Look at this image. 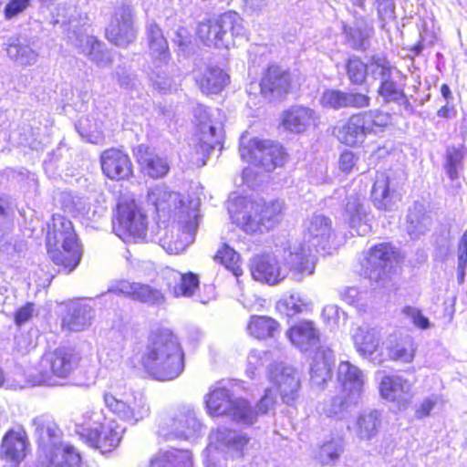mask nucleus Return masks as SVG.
Masks as SVG:
<instances>
[{"label":"nucleus","instance_id":"obj_1","mask_svg":"<svg viewBox=\"0 0 467 467\" xmlns=\"http://www.w3.org/2000/svg\"><path fill=\"white\" fill-rule=\"evenodd\" d=\"M147 202L154 207L160 218L166 216L178 225L180 236L176 240L168 235L160 239L161 245L169 254L183 252L194 241L199 225V202L190 196L170 192L164 185L151 187Z\"/></svg>","mask_w":467,"mask_h":467},{"label":"nucleus","instance_id":"obj_2","mask_svg":"<svg viewBox=\"0 0 467 467\" xmlns=\"http://www.w3.org/2000/svg\"><path fill=\"white\" fill-rule=\"evenodd\" d=\"M334 235L332 220L324 214H314L305 222L303 243L285 244L283 258L296 273L312 275L316 267L314 252L326 251Z\"/></svg>","mask_w":467,"mask_h":467},{"label":"nucleus","instance_id":"obj_3","mask_svg":"<svg viewBox=\"0 0 467 467\" xmlns=\"http://www.w3.org/2000/svg\"><path fill=\"white\" fill-rule=\"evenodd\" d=\"M183 352L177 337L170 331L153 334L141 356L146 372L160 381L172 380L184 369Z\"/></svg>","mask_w":467,"mask_h":467},{"label":"nucleus","instance_id":"obj_4","mask_svg":"<svg viewBox=\"0 0 467 467\" xmlns=\"http://www.w3.org/2000/svg\"><path fill=\"white\" fill-rule=\"evenodd\" d=\"M275 402V398L270 389L265 390L255 407L245 399L234 397L230 389L221 386L212 388L205 396L206 408L211 415H226L244 425L254 424L259 416L266 414L273 408Z\"/></svg>","mask_w":467,"mask_h":467},{"label":"nucleus","instance_id":"obj_5","mask_svg":"<svg viewBox=\"0 0 467 467\" xmlns=\"http://www.w3.org/2000/svg\"><path fill=\"white\" fill-rule=\"evenodd\" d=\"M47 246L51 260L66 273L73 271L81 260L82 250L73 224L59 213L53 214L48 225Z\"/></svg>","mask_w":467,"mask_h":467},{"label":"nucleus","instance_id":"obj_6","mask_svg":"<svg viewBox=\"0 0 467 467\" xmlns=\"http://www.w3.org/2000/svg\"><path fill=\"white\" fill-rule=\"evenodd\" d=\"M147 45L150 62L149 65V77L153 88L161 92L171 90L173 79L171 77L169 65L170 51L168 42L159 26L150 21L145 28Z\"/></svg>","mask_w":467,"mask_h":467},{"label":"nucleus","instance_id":"obj_7","mask_svg":"<svg viewBox=\"0 0 467 467\" xmlns=\"http://www.w3.org/2000/svg\"><path fill=\"white\" fill-rule=\"evenodd\" d=\"M103 402L119 419L130 424H136L150 414L145 396L119 383L110 384L104 391Z\"/></svg>","mask_w":467,"mask_h":467},{"label":"nucleus","instance_id":"obj_8","mask_svg":"<svg viewBox=\"0 0 467 467\" xmlns=\"http://www.w3.org/2000/svg\"><path fill=\"white\" fill-rule=\"evenodd\" d=\"M79 356L70 348H57L46 353L39 361L38 368L27 375V382L32 385L57 384L56 379H67L77 368Z\"/></svg>","mask_w":467,"mask_h":467},{"label":"nucleus","instance_id":"obj_9","mask_svg":"<svg viewBox=\"0 0 467 467\" xmlns=\"http://www.w3.org/2000/svg\"><path fill=\"white\" fill-rule=\"evenodd\" d=\"M245 27L243 18L236 12L229 11L218 17L201 22L197 36L208 47L229 48L234 38L244 36Z\"/></svg>","mask_w":467,"mask_h":467},{"label":"nucleus","instance_id":"obj_10","mask_svg":"<svg viewBox=\"0 0 467 467\" xmlns=\"http://www.w3.org/2000/svg\"><path fill=\"white\" fill-rule=\"evenodd\" d=\"M249 438L235 431L221 428L211 432L209 444L203 451L205 467H226L225 453L240 456Z\"/></svg>","mask_w":467,"mask_h":467},{"label":"nucleus","instance_id":"obj_11","mask_svg":"<svg viewBox=\"0 0 467 467\" xmlns=\"http://www.w3.org/2000/svg\"><path fill=\"white\" fill-rule=\"evenodd\" d=\"M147 216L134 200L119 202L113 231L124 242L142 241L147 234Z\"/></svg>","mask_w":467,"mask_h":467},{"label":"nucleus","instance_id":"obj_12","mask_svg":"<svg viewBox=\"0 0 467 467\" xmlns=\"http://www.w3.org/2000/svg\"><path fill=\"white\" fill-rule=\"evenodd\" d=\"M247 134L245 131L240 138V154L244 160L263 167L266 171H272L276 167L284 165L286 154L278 142L254 139L245 146Z\"/></svg>","mask_w":467,"mask_h":467},{"label":"nucleus","instance_id":"obj_13","mask_svg":"<svg viewBox=\"0 0 467 467\" xmlns=\"http://www.w3.org/2000/svg\"><path fill=\"white\" fill-rule=\"evenodd\" d=\"M91 421L92 426L81 433L85 441L102 453L116 449L121 441L124 428L114 420L107 419L101 412H92Z\"/></svg>","mask_w":467,"mask_h":467},{"label":"nucleus","instance_id":"obj_14","mask_svg":"<svg viewBox=\"0 0 467 467\" xmlns=\"http://www.w3.org/2000/svg\"><path fill=\"white\" fill-rule=\"evenodd\" d=\"M202 423L195 411L188 407L182 408L159 424L158 434L165 440H190L199 435Z\"/></svg>","mask_w":467,"mask_h":467},{"label":"nucleus","instance_id":"obj_15","mask_svg":"<svg viewBox=\"0 0 467 467\" xmlns=\"http://www.w3.org/2000/svg\"><path fill=\"white\" fill-rule=\"evenodd\" d=\"M106 36L109 42L121 47L135 41L137 29L134 26L133 8L130 4L123 2L115 8L106 29Z\"/></svg>","mask_w":467,"mask_h":467},{"label":"nucleus","instance_id":"obj_16","mask_svg":"<svg viewBox=\"0 0 467 467\" xmlns=\"http://www.w3.org/2000/svg\"><path fill=\"white\" fill-rule=\"evenodd\" d=\"M398 257L397 251L389 244L375 245L369 250L363 263L365 276L375 282L383 280L398 263Z\"/></svg>","mask_w":467,"mask_h":467},{"label":"nucleus","instance_id":"obj_17","mask_svg":"<svg viewBox=\"0 0 467 467\" xmlns=\"http://www.w3.org/2000/svg\"><path fill=\"white\" fill-rule=\"evenodd\" d=\"M268 378L285 403L291 404L298 398L300 379L292 366L283 363L273 365L268 370Z\"/></svg>","mask_w":467,"mask_h":467},{"label":"nucleus","instance_id":"obj_18","mask_svg":"<svg viewBox=\"0 0 467 467\" xmlns=\"http://www.w3.org/2000/svg\"><path fill=\"white\" fill-rule=\"evenodd\" d=\"M378 122L374 119H350L348 122L343 126L335 129V133L341 143L348 146H356L362 142L366 134L379 133L382 131V128L387 125L385 119H379Z\"/></svg>","mask_w":467,"mask_h":467},{"label":"nucleus","instance_id":"obj_19","mask_svg":"<svg viewBox=\"0 0 467 467\" xmlns=\"http://www.w3.org/2000/svg\"><path fill=\"white\" fill-rule=\"evenodd\" d=\"M413 383L401 375H385L381 378L379 390L380 397L405 408L413 397Z\"/></svg>","mask_w":467,"mask_h":467},{"label":"nucleus","instance_id":"obj_20","mask_svg":"<svg viewBox=\"0 0 467 467\" xmlns=\"http://www.w3.org/2000/svg\"><path fill=\"white\" fill-rule=\"evenodd\" d=\"M231 217L241 229L248 234L263 232L260 220V203L247 198H238L230 207Z\"/></svg>","mask_w":467,"mask_h":467},{"label":"nucleus","instance_id":"obj_21","mask_svg":"<svg viewBox=\"0 0 467 467\" xmlns=\"http://www.w3.org/2000/svg\"><path fill=\"white\" fill-rule=\"evenodd\" d=\"M285 245L278 250L279 255L283 258V249ZM287 267H282L278 265L276 256L270 254L258 255L254 258L251 265V273L253 277L261 282H265L270 285H275L285 279L288 273V269L291 270L289 265L283 260ZM292 271H294L292 269Z\"/></svg>","mask_w":467,"mask_h":467},{"label":"nucleus","instance_id":"obj_22","mask_svg":"<svg viewBox=\"0 0 467 467\" xmlns=\"http://www.w3.org/2000/svg\"><path fill=\"white\" fill-rule=\"evenodd\" d=\"M28 439L23 430H10L2 440L0 457L5 467H17L26 458Z\"/></svg>","mask_w":467,"mask_h":467},{"label":"nucleus","instance_id":"obj_23","mask_svg":"<svg viewBox=\"0 0 467 467\" xmlns=\"http://www.w3.org/2000/svg\"><path fill=\"white\" fill-rule=\"evenodd\" d=\"M344 218L350 229L358 235H366L371 231L369 213L362 194L352 192L347 196Z\"/></svg>","mask_w":467,"mask_h":467},{"label":"nucleus","instance_id":"obj_24","mask_svg":"<svg viewBox=\"0 0 467 467\" xmlns=\"http://www.w3.org/2000/svg\"><path fill=\"white\" fill-rule=\"evenodd\" d=\"M108 293L123 295L133 300L140 301L148 305H161L164 302L163 293L155 287L146 284L129 282L126 280L119 281L112 285Z\"/></svg>","mask_w":467,"mask_h":467},{"label":"nucleus","instance_id":"obj_25","mask_svg":"<svg viewBox=\"0 0 467 467\" xmlns=\"http://www.w3.org/2000/svg\"><path fill=\"white\" fill-rule=\"evenodd\" d=\"M68 39L79 53L87 56L90 61L96 63L99 67H106L110 64L111 59L109 53L104 49V45L94 36H89L86 29L73 31L68 36Z\"/></svg>","mask_w":467,"mask_h":467},{"label":"nucleus","instance_id":"obj_26","mask_svg":"<svg viewBox=\"0 0 467 467\" xmlns=\"http://www.w3.org/2000/svg\"><path fill=\"white\" fill-rule=\"evenodd\" d=\"M100 162L103 173L111 180H128L133 173L129 155L119 149L104 150Z\"/></svg>","mask_w":467,"mask_h":467},{"label":"nucleus","instance_id":"obj_27","mask_svg":"<svg viewBox=\"0 0 467 467\" xmlns=\"http://www.w3.org/2000/svg\"><path fill=\"white\" fill-rule=\"evenodd\" d=\"M261 95L269 101L279 99L290 88L289 73L282 67L272 65L264 74L261 82Z\"/></svg>","mask_w":467,"mask_h":467},{"label":"nucleus","instance_id":"obj_28","mask_svg":"<svg viewBox=\"0 0 467 467\" xmlns=\"http://www.w3.org/2000/svg\"><path fill=\"white\" fill-rule=\"evenodd\" d=\"M79 452L68 443H61L39 453L36 467H80Z\"/></svg>","mask_w":467,"mask_h":467},{"label":"nucleus","instance_id":"obj_29","mask_svg":"<svg viewBox=\"0 0 467 467\" xmlns=\"http://www.w3.org/2000/svg\"><path fill=\"white\" fill-rule=\"evenodd\" d=\"M337 380L341 392L348 395L352 402H359L364 389L365 379L362 371L348 361L339 363Z\"/></svg>","mask_w":467,"mask_h":467},{"label":"nucleus","instance_id":"obj_30","mask_svg":"<svg viewBox=\"0 0 467 467\" xmlns=\"http://www.w3.org/2000/svg\"><path fill=\"white\" fill-rule=\"evenodd\" d=\"M40 452L63 443L62 431L50 415L43 414L32 420Z\"/></svg>","mask_w":467,"mask_h":467},{"label":"nucleus","instance_id":"obj_31","mask_svg":"<svg viewBox=\"0 0 467 467\" xmlns=\"http://www.w3.org/2000/svg\"><path fill=\"white\" fill-rule=\"evenodd\" d=\"M334 362L335 356L331 348L326 346L317 348L310 368V380L313 386L324 389L331 379Z\"/></svg>","mask_w":467,"mask_h":467},{"label":"nucleus","instance_id":"obj_32","mask_svg":"<svg viewBox=\"0 0 467 467\" xmlns=\"http://www.w3.org/2000/svg\"><path fill=\"white\" fill-rule=\"evenodd\" d=\"M290 342L302 352H307L317 346L319 330L312 321H301L286 331Z\"/></svg>","mask_w":467,"mask_h":467},{"label":"nucleus","instance_id":"obj_33","mask_svg":"<svg viewBox=\"0 0 467 467\" xmlns=\"http://www.w3.org/2000/svg\"><path fill=\"white\" fill-rule=\"evenodd\" d=\"M381 425V414L378 410H361L348 428L361 441H370L379 432Z\"/></svg>","mask_w":467,"mask_h":467},{"label":"nucleus","instance_id":"obj_34","mask_svg":"<svg viewBox=\"0 0 467 467\" xmlns=\"http://www.w3.org/2000/svg\"><path fill=\"white\" fill-rule=\"evenodd\" d=\"M163 278L175 297H191L199 287V278L192 273L182 274L174 269H167L163 273Z\"/></svg>","mask_w":467,"mask_h":467},{"label":"nucleus","instance_id":"obj_35","mask_svg":"<svg viewBox=\"0 0 467 467\" xmlns=\"http://www.w3.org/2000/svg\"><path fill=\"white\" fill-rule=\"evenodd\" d=\"M7 57L20 67H31L38 61V52L29 43L19 37H10L5 43Z\"/></svg>","mask_w":467,"mask_h":467},{"label":"nucleus","instance_id":"obj_36","mask_svg":"<svg viewBox=\"0 0 467 467\" xmlns=\"http://www.w3.org/2000/svg\"><path fill=\"white\" fill-rule=\"evenodd\" d=\"M368 100L363 94L327 89L323 93L320 102L324 107L337 109L346 107L363 108L368 105Z\"/></svg>","mask_w":467,"mask_h":467},{"label":"nucleus","instance_id":"obj_37","mask_svg":"<svg viewBox=\"0 0 467 467\" xmlns=\"http://www.w3.org/2000/svg\"><path fill=\"white\" fill-rule=\"evenodd\" d=\"M134 155L144 172L150 177L160 178L167 174L169 171L167 161L150 151L147 146L139 145L134 150Z\"/></svg>","mask_w":467,"mask_h":467},{"label":"nucleus","instance_id":"obj_38","mask_svg":"<svg viewBox=\"0 0 467 467\" xmlns=\"http://www.w3.org/2000/svg\"><path fill=\"white\" fill-rule=\"evenodd\" d=\"M352 338L358 354L369 358L378 350L381 336L377 328L360 327L356 329Z\"/></svg>","mask_w":467,"mask_h":467},{"label":"nucleus","instance_id":"obj_39","mask_svg":"<svg viewBox=\"0 0 467 467\" xmlns=\"http://www.w3.org/2000/svg\"><path fill=\"white\" fill-rule=\"evenodd\" d=\"M93 312L88 305L77 303L69 307L63 317L62 325L70 331H82L90 326Z\"/></svg>","mask_w":467,"mask_h":467},{"label":"nucleus","instance_id":"obj_40","mask_svg":"<svg viewBox=\"0 0 467 467\" xmlns=\"http://www.w3.org/2000/svg\"><path fill=\"white\" fill-rule=\"evenodd\" d=\"M358 403L350 401L348 395H344L340 391L339 394L324 401L320 406L319 413L327 418L341 420L348 413L349 409Z\"/></svg>","mask_w":467,"mask_h":467},{"label":"nucleus","instance_id":"obj_41","mask_svg":"<svg viewBox=\"0 0 467 467\" xmlns=\"http://www.w3.org/2000/svg\"><path fill=\"white\" fill-rule=\"evenodd\" d=\"M196 81L203 93L217 94L227 84L228 76L220 67H209Z\"/></svg>","mask_w":467,"mask_h":467},{"label":"nucleus","instance_id":"obj_42","mask_svg":"<svg viewBox=\"0 0 467 467\" xmlns=\"http://www.w3.org/2000/svg\"><path fill=\"white\" fill-rule=\"evenodd\" d=\"M223 135V124L221 119H202L197 124L195 138L202 142L208 140L213 148L222 144Z\"/></svg>","mask_w":467,"mask_h":467},{"label":"nucleus","instance_id":"obj_43","mask_svg":"<svg viewBox=\"0 0 467 467\" xmlns=\"http://www.w3.org/2000/svg\"><path fill=\"white\" fill-rule=\"evenodd\" d=\"M417 346L411 337H404L394 344L387 346L388 357L390 360L400 363H411L415 358Z\"/></svg>","mask_w":467,"mask_h":467},{"label":"nucleus","instance_id":"obj_44","mask_svg":"<svg viewBox=\"0 0 467 467\" xmlns=\"http://www.w3.org/2000/svg\"><path fill=\"white\" fill-rule=\"evenodd\" d=\"M248 333L258 339L275 337L279 332V324L273 318L265 316H253L247 326Z\"/></svg>","mask_w":467,"mask_h":467},{"label":"nucleus","instance_id":"obj_45","mask_svg":"<svg viewBox=\"0 0 467 467\" xmlns=\"http://www.w3.org/2000/svg\"><path fill=\"white\" fill-rule=\"evenodd\" d=\"M374 205L379 210H390L393 204V194L389 191V180L385 173H379L372 188Z\"/></svg>","mask_w":467,"mask_h":467},{"label":"nucleus","instance_id":"obj_46","mask_svg":"<svg viewBox=\"0 0 467 467\" xmlns=\"http://www.w3.org/2000/svg\"><path fill=\"white\" fill-rule=\"evenodd\" d=\"M213 146L208 140L200 141L195 137L188 145L183 156L192 167L200 168L205 165Z\"/></svg>","mask_w":467,"mask_h":467},{"label":"nucleus","instance_id":"obj_47","mask_svg":"<svg viewBox=\"0 0 467 467\" xmlns=\"http://www.w3.org/2000/svg\"><path fill=\"white\" fill-rule=\"evenodd\" d=\"M431 224L430 217L423 213L421 204H414L407 215V231L411 238H418Z\"/></svg>","mask_w":467,"mask_h":467},{"label":"nucleus","instance_id":"obj_48","mask_svg":"<svg viewBox=\"0 0 467 467\" xmlns=\"http://www.w3.org/2000/svg\"><path fill=\"white\" fill-rule=\"evenodd\" d=\"M161 461H166L171 467H190L192 464V453L189 451L171 450L159 452L151 459L150 467H161Z\"/></svg>","mask_w":467,"mask_h":467},{"label":"nucleus","instance_id":"obj_49","mask_svg":"<svg viewBox=\"0 0 467 467\" xmlns=\"http://www.w3.org/2000/svg\"><path fill=\"white\" fill-rule=\"evenodd\" d=\"M260 203V220L262 221V230H269L281 220L283 211V202L275 201L271 202H258Z\"/></svg>","mask_w":467,"mask_h":467},{"label":"nucleus","instance_id":"obj_50","mask_svg":"<svg viewBox=\"0 0 467 467\" xmlns=\"http://www.w3.org/2000/svg\"><path fill=\"white\" fill-rule=\"evenodd\" d=\"M342 452V442L340 441L331 439L320 446L316 455V459L321 465L334 466L339 460Z\"/></svg>","mask_w":467,"mask_h":467},{"label":"nucleus","instance_id":"obj_51","mask_svg":"<svg viewBox=\"0 0 467 467\" xmlns=\"http://www.w3.org/2000/svg\"><path fill=\"white\" fill-rule=\"evenodd\" d=\"M76 129L79 135L90 143L99 144L104 140L98 119H78Z\"/></svg>","mask_w":467,"mask_h":467},{"label":"nucleus","instance_id":"obj_52","mask_svg":"<svg viewBox=\"0 0 467 467\" xmlns=\"http://www.w3.org/2000/svg\"><path fill=\"white\" fill-rule=\"evenodd\" d=\"M214 260L223 265L235 276L242 275L239 254L229 245L223 244L216 253Z\"/></svg>","mask_w":467,"mask_h":467},{"label":"nucleus","instance_id":"obj_53","mask_svg":"<svg viewBox=\"0 0 467 467\" xmlns=\"http://www.w3.org/2000/svg\"><path fill=\"white\" fill-rule=\"evenodd\" d=\"M463 152L460 148L449 147L446 150L444 169L451 181L459 179V172L462 170Z\"/></svg>","mask_w":467,"mask_h":467},{"label":"nucleus","instance_id":"obj_54","mask_svg":"<svg viewBox=\"0 0 467 467\" xmlns=\"http://www.w3.org/2000/svg\"><path fill=\"white\" fill-rule=\"evenodd\" d=\"M57 202L64 212L73 216L83 214L86 211L85 200L69 192H61Z\"/></svg>","mask_w":467,"mask_h":467},{"label":"nucleus","instance_id":"obj_55","mask_svg":"<svg viewBox=\"0 0 467 467\" xmlns=\"http://www.w3.org/2000/svg\"><path fill=\"white\" fill-rule=\"evenodd\" d=\"M283 305L285 307L286 315L289 317L308 313L313 307L312 301L300 294L291 295L284 301Z\"/></svg>","mask_w":467,"mask_h":467},{"label":"nucleus","instance_id":"obj_56","mask_svg":"<svg viewBox=\"0 0 467 467\" xmlns=\"http://www.w3.org/2000/svg\"><path fill=\"white\" fill-rule=\"evenodd\" d=\"M344 32L346 34L348 43L356 49L364 47L366 40L368 38L371 28L365 23L355 26H345Z\"/></svg>","mask_w":467,"mask_h":467},{"label":"nucleus","instance_id":"obj_57","mask_svg":"<svg viewBox=\"0 0 467 467\" xmlns=\"http://www.w3.org/2000/svg\"><path fill=\"white\" fill-rule=\"evenodd\" d=\"M346 69L349 81L355 85L362 84L368 74V62L364 63L358 57L348 58Z\"/></svg>","mask_w":467,"mask_h":467},{"label":"nucleus","instance_id":"obj_58","mask_svg":"<svg viewBox=\"0 0 467 467\" xmlns=\"http://www.w3.org/2000/svg\"><path fill=\"white\" fill-rule=\"evenodd\" d=\"M368 74L375 79L390 78L391 66L389 60L381 55L372 56L368 61Z\"/></svg>","mask_w":467,"mask_h":467},{"label":"nucleus","instance_id":"obj_59","mask_svg":"<svg viewBox=\"0 0 467 467\" xmlns=\"http://www.w3.org/2000/svg\"><path fill=\"white\" fill-rule=\"evenodd\" d=\"M443 406V400L441 395L431 394L425 397L416 407L415 417L419 420L431 415L435 410H440Z\"/></svg>","mask_w":467,"mask_h":467},{"label":"nucleus","instance_id":"obj_60","mask_svg":"<svg viewBox=\"0 0 467 467\" xmlns=\"http://www.w3.org/2000/svg\"><path fill=\"white\" fill-rule=\"evenodd\" d=\"M379 94L387 101H395L398 103L406 102V97L402 88L395 82L391 81L389 78L381 79Z\"/></svg>","mask_w":467,"mask_h":467},{"label":"nucleus","instance_id":"obj_61","mask_svg":"<svg viewBox=\"0 0 467 467\" xmlns=\"http://www.w3.org/2000/svg\"><path fill=\"white\" fill-rule=\"evenodd\" d=\"M401 314L417 328L425 330L430 328L431 326L429 318L423 316L421 310L415 306H404L401 310Z\"/></svg>","mask_w":467,"mask_h":467},{"label":"nucleus","instance_id":"obj_62","mask_svg":"<svg viewBox=\"0 0 467 467\" xmlns=\"http://www.w3.org/2000/svg\"><path fill=\"white\" fill-rule=\"evenodd\" d=\"M269 353L266 351L251 350L247 357L246 373L254 378L255 372L262 368L266 361H268Z\"/></svg>","mask_w":467,"mask_h":467},{"label":"nucleus","instance_id":"obj_63","mask_svg":"<svg viewBox=\"0 0 467 467\" xmlns=\"http://www.w3.org/2000/svg\"><path fill=\"white\" fill-rule=\"evenodd\" d=\"M322 317L331 328L338 327L340 321L346 320V315L335 305H327L323 308Z\"/></svg>","mask_w":467,"mask_h":467},{"label":"nucleus","instance_id":"obj_64","mask_svg":"<svg viewBox=\"0 0 467 467\" xmlns=\"http://www.w3.org/2000/svg\"><path fill=\"white\" fill-rule=\"evenodd\" d=\"M458 266L457 269L463 272V269H466L467 266V230L464 231L462 236L460 239L458 251Z\"/></svg>","mask_w":467,"mask_h":467}]
</instances>
